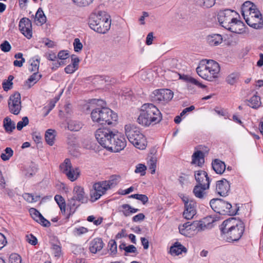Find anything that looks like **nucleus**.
<instances>
[{
    "instance_id": "603ef678",
    "label": "nucleus",
    "mask_w": 263,
    "mask_h": 263,
    "mask_svg": "<svg viewBox=\"0 0 263 263\" xmlns=\"http://www.w3.org/2000/svg\"><path fill=\"white\" fill-rule=\"evenodd\" d=\"M10 263H21V257L17 254H12L9 257Z\"/></svg>"
},
{
    "instance_id": "6e6d98bb",
    "label": "nucleus",
    "mask_w": 263,
    "mask_h": 263,
    "mask_svg": "<svg viewBox=\"0 0 263 263\" xmlns=\"http://www.w3.org/2000/svg\"><path fill=\"white\" fill-rule=\"evenodd\" d=\"M36 172V168L34 166H30L25 170V175L27 177L32 176Z\"/></svg>"
},
{
    "instance_id": "4d7b16f0",
    "label": "nucleus",
    "mask_w": 263,
    "mask_h": 263,
    "mask_svg": "<svg viewBox=\"0 0 263 263\" xmlns=\"http://www.w3.org/2000/svg\"><path fill=\"white\" fill-rule=\"evenodd\" d=\"M0 48L3 51L7 52L11 50V46L8 41H5L1 44Z\"/></svg>"
},
{
    "instance_id": "4be33fe9",
    "label": "nucleus",
    "mask_w": 263,
    "mask_h": 263,
    "mask_svg": "<svg viewBox=\"0 0 263 263\" xmlns=\"http://www.w3.org/2000/svg\"><path fill=\"white\" fill-rule=\"evenodd\" d=\"M193 222H186L179 227L180 233L187 237H192L195 235V229H193Z\"/></svg>"
},
{
    "instance_id": "2eb2a0df",
    "label": "nucleus",
    "mask_w": 263,
    "mask_h": 263,
    "mask_svg": "<svg viewBox=\"0 0 263 263\" xmlns=\"http://www.w3.org/2000/svg\"><path fill=\"white\" fill-rule=\"evenodd\" d=\"M8 108L11 113L17 115L21 110V95L16 92L11 95L8 100Z\"/></svg>"
},
{
    "instance_id": "aec40b11",
    "label": "nucleus",
    "mask_w": 263,
    "mask_h": 263,
    "mask_svg": "<svg viewBox=\"0 0 263 263\" xmlns=\"http://www.w3.org/2000/svg\"><path fill=\"white\" fill-rule=\"evenodd\" d=\"M194 176L195 179L197 183V184H208V185L210 186V178L208 177V174L206 172L202 170L196 171L195 172Z\"/></svg>"
},
{
    "instance_id": "393cba45",
    "label": "nucleus",
    "mask_w": 263,
    "mask_h": 263,
    "mask_svg": "<svg viewBox=\"0 0 263 263\" xmlns=\"http://www.w3.org/2000/svg\"><path fill=\"white\" fill-rule=\"evenodd\" d=\"M103 245V241L101 238H96L90 242V251L92 253H96L97 252L102 250Z\"/></svg>"
},
{
    "instance_id": "58836bf2",
    "label": "nucleus",
    "mask_w": 263,
    "mask_h": 263,
    "mask_svg": "<svg viewBox=\"0 0 263 263\" xmlns=\"http://www.w3.org/2000/svg\"><path fill=\"white\" fill-rule=\"evenodd\" d=\"M35 20L40 23V25L44 24L46 21V17L43 11L41 8H39L36 13Z\"/></svg>"
},
{
    "instance_id": "b1692460",
    "label": "nucleus",
    "mask_w": 263,
    "mask_h": 263,
    "mask_svg": "<svg viewBox=\"0 0 263 263\" xmlns=\"http://www.w3.org/2000/svg\"><path fill=\"white\" fill-rule=\"evenodd\" d=\"M209 187L210 186L208 184H196L194 187L193 192L197 198L202 199L204 197L206 194L205 191L209 189Z\"/></svg>"
},
{
    "instance_id": "79ce46f5",
    "label": "nucleus",
    "mask_w": 263,
    "mask_h": 263,
    "mask_svg": "<svg viewBox=\"0 0 263 263\" xmlns=\"http://www.w3.org/2000/svg\"><path fill=\"white\" fill-rule=\"evenodd\" d=\"M13 151L10 147H7L4 152L1 155V159L4 161H7L13 156Z\"/></svg>"
},
{
    "instance_id": "f704fd0d",
    "label": "nucleus",
    "mask_w": 263,
    "mask_h": 263,
    "mask_svg": "<svg viewBox=\"0 0 263 263\" xmlns=\"http://www.w3.org/2000/svg\"><path fill=\"white\" fill-rule=\"evenodd\" d=\"M122 208L123 209V213L126 217L129 216L132 214L138 212L139 210L138 209L133 208L127 204H123L122 205Z\"/></svg>"
},
{
    "instance_id": "864d4df0",
    "label": "nucleus",
    "mask_w": 263,
    "mask_h": 263,
    "mask_svg": "<svg viewBox=\"0 0 263 263\" xmlns=\"http://www.w3.org/2000/svg\"><path fill=\"white\" fill-rule=\"evenodd\" d=\"M73 3L80 7H85L90 4L93 0H72Z\"/></svg>"
},
{
    "instance_id": "72a5a7b5",
    "label": "nucleus",
    "mask_w": 263,
    "mask_h": 263,
    "mask_svg": "<svg viewBox=\"0 0 263 263\" xmlns=\"http://www.w3.org/2000/svg\"><path fill=\"white\" fill-rule=\"evenodd\" d=\"M120 176L119 175H112L108 180L104 181L107 184L109 189L115 187L120 181Z\"/></svg>"
},
{
    "instance_id": "5fc2aeb1",
    "label": "nucleus",
    "mask_w": 263,
    "mask_h": 263,
    "mask_svg": "<svg viewBox=\"0 0 263 263\" xmlns=\"http://www.w3.org/2000/svg\"><path fill=\"white\" fill-rule=\"evenodd\" d=\"M108 247L111 253L113 255L115 254L117 251V246L115 240H111L108 243Z\"/></svg>"
},
{
    "instance_id": "c9c22d12",
    "label": "nucleus",
    "mask_w": 263,
    "mask_h": 263,
    "mask_svg": "<svg viewBox=\"0 0 263 263\" xmlns=\"http://www.w3.org/2000/svg\"><path fill=\"white\" fill-rule=\"evenodd\" d=\"M82 126V123L78 121L71 120L68 123V128L71 131H79Z\"/></svg>"
},
{
    "instance_id": "423d86ee",
    "label": "nucleus",
    "mask_w": 263,
    "mask_h": 263,
    "mask_svg": "<svg viewBox=\"0 0 263 263\" xmlns=\"http://www.w3.org/2000/svg\"><path fill=\"white\" fill-rule=\"evenodd\" d=\"M196 71L202 79L213 81L218 76L220 66L217 62L213 60H204L200 62Z\"/></svg>"
},
{
    "instance_id": "ea45409f",
    "label": "nucleus",
    "mask_w": 263,
    "mask_h": 263,
    "mask_svg": "<svg viewBox=\"0 0 263 263\" xmlns=\"http://www.w3.org/2000/svg\"><path fill=\"white\" fill-rule=\"evenodd\" d=\"M193 228L195 229V234H196L198 232L204 230L206 228V224L201 221H195L193 222Z\"/></svg>"
},
{
    "instance_id": "0e129e2a",
    "label": "nucleus",
    "mask_w": 263,
    "mask_h": 263,
    "mask_svg": "<svg viewBox=\"0 0 263 263\" xmlns=\"http://www.w3.org/2000/svg\"><path fill=\"white\" fill-rule=\"evenodd\" d=\"M78 69L74 66L69 64L65 68V71L67 73H72Z\"/></svg>"
},
{
    "instance_id": "a878e982",
    "label": "nucleus",
    "mask_w": 263,
    "mask_h": 263,
    "mask_svg": "<svg viewBox=\"0 0 263 263\" xmlns=\"http://www.w3.org/2000/svg\"><path fill=\"white\" fill-rule=\"evenodd\" d=\"M208 44L212 46H218L223 41L222 36L219 34H212L206 37Z\"/></svg>"
},
{
    "instance_id": "0eeeda50",
    "label": "nucleus",
    "mask_w": 263,
    "mask_h": 263,
    "mask_svg": "<svg viewBox=\"0 0 263 263\" xmlns=\"http://www.w3.org/2000/svg\"><path fill=\"white\" fill-rule=\"evenodd\" d=\"M124 133L129 142L140 149L146 148L147 141L139 127L134 124H127L124 126Z\"/></svg>"
},
{
    "instance_id": "cd10ccee",
    "label": "nucleus",
    "mask_w": 263,
    "mask_h": 263,
    "mask_svg": "<svg viewBox=\"0 0 263 263\" xmlns=\"http://www.w3.org/2000/svg\"><path fill=\"white\" fill-rule=\"evenodd\" d=\"M186 249L180 242H175L170 248V253L173 255H179L182 252H186Z\"/></svg>"
},
{
    "instance_id": "4c0bfd02",
    "label": "nucleus",
    "mask_w": 263,
    "mask_h": 263,
    "mask_svg": "<svg viewBox=\"0 0 263 263\" xmlns=\"http://www.w3.org/2000/svg\"><path fill=\"white\" fill-rule=\"evenodd\" d=\"M54 200L58 204L61 211L62 212H65L66 209V203L64 198L60 195H56L54 196Z\"/></svg>"
},
{
    "instance_id": "e433bc0d",
    "label": "nucleus",
    "mask_w": 263,
    "mask_h": 263,
    "mask_svg": "<svg viewBox=\"0 0 263 263\" xmlns=\"http://www.w3.org/2000/svg\"><path fill=\"white\" fill-rule=\"evenodd\" d=\"M249 101V105L253 108H257L261 105L260 98L256 95H254Z\"/></svg>"
},
{
    "instance_id": "a18cd8bd",
    "label": "nucleus",
    "mask_w": 263,
    "mask_h": 263,
    "mask_svg": "<svg viewBox=\"0 0 263 263\" xmlns=\"http://www.w3.org/2000/svg\"><path fill=\"white\" fill-rule=\"evenodd\" d=\"M74 50L76 52H80L83 49V44L79 38H76L73 43Z\"/></svg>"
},
{
    "instance_id": "dca6fc26",
    "label": "nucleus",
    "mask_w": 263,
    "mask_h": 263,
    "mask_svg": "<svg viewBox=\"0 0 263 263\" xmlns=\"http://www.w3.org/2000/svg\"><path fill=\"white\" fill-rule=\"evenodd\" d=\"M73 197L70 201V206H73V212L78 205L76 204V200L82 202L86 203L87 201V198L84 192V189L80 186H76L73 190Z\"/></svg>"
},
{
    "instance_id": "7ed1b4c3",
    "label": "nucleus",
    "mask_w": 263,
    "mask_h": 263,
    "mask_svg": "<svg viewBox=\"0 0 263 263\" xmlns=\"http://www.w3.org/2000/svg\"><path fill=\"white\" fill-rule=\"evenodd\" d=\"M241 14L247 24L255 29H260L263 26L261 14L256 6L250 1L245 2L242 5Z\"/></svg>"
},
{
    "instance_id": "9b49d317",
    "label": "nucleus",
    "mask_w": 263,
    "mask_h": 263,
    "mask_svg": "<svg viewBox=\"0 0 263 263\" xmlns=\"http://www.w3.org/2000/svg\"><path fill=\"white\" fill-rule=\"evenodd\" d=\"M107 185L104 181L95 183L90 191V200L93 202L100 199L109 190Z\"/></svg>"
},
{
    "instance_id": "6e6552de",
    "label": "nucleus",
    "mask_w": 263,
    "mask_h": 263,
    "mask_svg": "<svg viewBox=\"0 0 263 263\" xmlns=\"http://www.w3.org/2000/svg\"><path fill=\"white\" fill-rule=\"evenodd\" d=\"M115 132L106 128H100L95 133V137L99 143L103 147L109 149Z\"/></svg>"
},
{
    "instance_id": "13d9d810",
    "label": "nucleus",
    "mask_w": 263,
    "mask_h": 263,
    "mask_svg": "<svg viewBox=\"0 0 263 263\" xmlns=\"http://www.w3.org/2000/svg\"><path fill=\"white\" fill-rule=\"evenodd\" d=\"M146 166L142 164H139L135 171L136 173H141V175H144L145 174Z\"/></svg>"
},
{
    "instance_id": "a19ab883",
    "label": "nucleus",
    "mask_w": 263,
    "mask_h": 263,
    "mask_svg": "<svg viewBox=\"0 0 263 263\" xmlns=\"http://www.w3.org/2000/svg\"><path fill=\"white\" fill-rule=\"evenodd\" d=\"M199 6L204 8H210L215 4V0H195Z\"/></svg>"
},
{
    "instance_id": "5701e85b",
    "label": "nucleus",
    "mask_w": 263,
    "mask_h": 263,
    "mask_svg": "<svg viewBox=\"0 0 263 263\" xmlns=\"http://www.w3.org/2000/svg\"><path fill=\"white\" fill-rule=\"evenodd\" d=\"M204 154L201 151L195 152L192 156V164L201 167L204 162Z\"/></svg>"
},
{
    "instance_id": "a211bd4d",
    "label": "nucleus",
    "mask_w": 263,
    "mask_h": 263,
    "mask_svg": "<svg viewBox=\"0 0 263 263\" xmlns=\"http://www.w3.org/2000/svg\"><path fill=\"white\" fill-rule=\"evenodd\" d=\"M29 213L31 217L37 222L44 227H49L50 226V222L45 219L43 215L35 209L31 208L29 210Z\"/></svg>"
},
{
    "instance_id": "c85d7f7f",
    "label": "nucleus",
    "mask_w": 263,
    "mask_h": 263,
    "mask_svg": "<svg viewBox=\"0 0 263 263\" xmlns=\"http://www.w3.org/2000/svg\"><path fill=\"white\" fill-rule=\"evenodd\" d=\"M181 199L184 203L185 209H187L189 211H196V202L195 200L189 199L187 197L184 195H182Z\"/></svg>"
},
{
    "instance_id": "4468645a",
    "label": "nucleus",
    "mask_w": 263,
    "mask_h": 263,
    "mask_svg": "<svg viewBox=\"0 0 263 263\" xmlns=\"http://www.w3.org/2000/svg\"><path fill=\"white\" fill-rule=\"evenodd\" d=\"M154 95V100L163 104L168 102L174 97L173 92L168 89L156 90Z\"/></svg>"
},
{
    "instance_id": "c756f323",
    "label": "nucleus",
    "mask_w": 263,
    "mask_h": 263,
    "mask_svg": "<svg viewBox=\"0 0 263 263\" xmlns=\"http://www.w3.org/2000/svg\"><path fill=\"white\" fill-rule=\"evenodd\" d=\"M179 78L181 80H183V81H184L185 82H186L187 83L194 84V85L198 86L199 87H200V88L205 87V86L204 85L201 84L199 81H198L197 80H196L195 79H194L189 76L185 75V74H183V75L180 74Z\"/></svg>"
},
{
    "instance_id": "680f3d73",
    "label": "nucleus",
    "mask_w": 263,
    "mask_h": 263,
    "mask_svg": "<svg viewBox=\"0 0 263 263\" xmlns=\"http://www.w3.org/2000/svg\"><path fill=\"white\" fill-rule=\"evenodd\" d=\"M32 139L36 143H39L41 142L42 136L40 133L35 132L32 135Z\"/></svg>"
},
{
    "instance_id": "052dcab7",
    "label": "nucleus",
    "mask_w": 263,
    "mask_h": 263,
    "mask_svg": "<svg viewBox=\"0 0 263 263\" xmlns=\"http://www.w3.org/2000/svg\"><path fill=\"white\" fill-rule=\"evenodd\" d=\"M88 232V229L85 227H79L75 228L74 233L77 235H81L85 234Z\"/></svg>"
},
{
    "instance_id": "e2e57ef3",
    "label": "nucleus",
    "mask_w": 263,
    "mask_h": 263,
    "mask_svg": "<svg viewBox=\"0 0 263 263\" xmlns=\"http://www.w3.org/2000/svg\"><path fill=\"white\" fill-rule=\"evenodd\" d=\"M52 250L55 256L59 257L61 255V249L59 246L55 245H53L52 247Z\"/></svg>"
},
{
    "instance_id": "1a4fd4ad",
    "label": "nucleus",
    "mask_w": 263,
    "mask_h": 263,
    "mask_svg": "<svg viewBox=\"0 0 263 263\" xmlns=\"http://www.w3.org/2000/svg\"><path fill=\"white\" fill-rule=\"evenodd\" d=\"M60 169L61 172L72 182L76 181L80 175L81 172L79 168L72 167L71 161L67 158L60 164Z\"/></svg>"
},
{
    "instance_id": "412c9836",
    "label": "nucleus",
    "mask_w": 263,
    "mask_h": 263,
    "mask_svg": "<svg viewBox=\"0 0 263 263\" xmlns=\"http://www.w3.org/2000/svg\"><path fill=\"white\" fill-rule=\"evenodd\" d=\"M226 29L232 32L241 33L244 31L245 24L235 17V20L233 21Z\"/></svg>"
},
{
    "instance_id": "774afa93",
    "label": "nucleus",
    "mask_w": 263,
    "mask_h": 263,
    "mask_svg": "<svg viewBox=\"0 0 263 263\" xmlns=\"http://www.w3.org/2000/svg\"><path fill=\"white\" fill-rule=\"evenodd\" d=\"M149 164V169L151 171V173L154 174L155 173L156 168V164L154 160H151L148 162Z\"/></svg>"
},
{
    "instance_id": "49530a36",
    "label": "nucleus",
    "mask_w": 263,
    "mask_h": 263,
    "mask_svg": "<svg viewBox=\"0 0 263 263\" xmlns=\"http://www.w3.org/2000/svg\"><path fill=\"white\" fill-rule=\"evenodd\" d=\"M23 198L28 202L32 203L36 202L39 200L40 197L37 196H34L32 194L29 193H25L23 195Z\"/></svg>"
},
{
    "instance_id": "20e7f679",
    "label": "nucleus",
    "mask_w": 263,
    "mask_h": 263,
    "mask_svg": "<svg viewBox=\"0 0 263 263\" xmlns=\"http://www.w3.org/2000/svg\"><path fill=\"white\" fill-rule=\"evenodd\" d=\"M88 24L90 28L99 33H106L110 28V16L104 11H99L90 14Z\"/></svg>"
},
{
    "instance_id": "f03ea898",
    "label": "nucleus",
    "mask_w": 263,
    "mask_h": 263,
    "mask_svg": "<svg viewBox=\"0 0 263 263\" xmlns=\"http://www.w3.org/2000/svg\"><path fill=\"white\" fill-rule=\"evenodd\" d=\"M161 119V112L155 105L145 103L141 107L137 122L142 126H149L159 123Z\"/></svg>"
},
{
    "instance_id": "39448f33",
    "label": "nucleus",
    "mask_w": 263,
    "mask_h": 263,
    "mask_svg": "<svg viewBox=\"0 0 263 263\" xmlns=\"http://www.w3.org/2000/svg\"><path fill=\"white\" fill-rule=\"evenodd\" d=\"M90 117L93 122L101 125H115L118 121L117 114L110 109L98 107L92 109Z\"/></svg>"
},
{
    "instance_id": "c03bdc74",
    "label": "nucleus",
    "mask_w": 263,
    "mask_h": 263,
    "mask_svg": "<svg viewBox=\"0 0 263 263\" xmlns=\"http://www.w3.org/2000/svg\"><path fill=\"white\" fill-rule=\"evenodd\" d=\"M238 79L239 75L237 73H232L227 77L226 81L228 84L234 85L237 82Z\"/></svg>"
},
{
    "instance_id": "09e8293b",
    "label": "nucleus",
    "mask_w": 263,
    "mask_h": 263,
    "mask_svg": "<svg viewBox=\"0 0 263 263\" xmlns=\"http://www.w3.org/2000/svg\"><path fill=\"white\" fill-rule=\"evenodd\" d=\"M29 123V119L27 117L22 118V121H19L16 126L17 130H21L24 127L26 126Z\"/></svg>"
},
{
    "instance_id": "ddd939ff",
    "label": "nucleus",
    "mask_w": 263,
    "mask_h": 263,
    "mask_svg": "<svg viewBox=\"0 0 263 263\" xmlns=\"http://www.w3.org/2000/svg\"><path fill=\"white\" fill-rule=\"evenodd\" d=\"M237 14L236 11L230 9L220 11L218 14V22L221 26L226 29L235 20Z\"/></svg>"
},
{
    "instance_id": "3c124183",
    "label": "nucleus",
    "mask_w": 263,
    "mask_h": 263,
    "mask_svg": "<svg viewBox=\"0 0 263 263\" xmlns=\"http://www.w3.org/2000/svg\"><path fill=\"white\" fill-rule=\"evenodd\" d=\"M196 213V211H189L187 209H184L183 213V216L186 219H191L193 218Z\"/></svg>"
},
{
    "instance_id": "37998d69",
    "label": "nucleus",
    "mask_w": 263,
    "mask_h": 263,
    "mask_svg": "<svg viewBox=\"0 0 263 263\" xmlns=\"http://www.w3.org/2000/svg\"><path fill=\"white\" fill-rule=\"evenodd\" d=\"M30 70L31 71H34V72H37L39 68L40 60L37 59L32 58L30 60Z\"/></svg>"
},
{
    "instance_id": "bb28decb",
    "label": "nucleus",
    "mask_w": 263,
    "mask_h": 263,
    "mask_svg": "<svg viewBox=\"0 0 263 263\" xmlns=\"http://www.w3.org/2000/svg\"><path fill=\"white\" fill-rule=\"evenodd\" d=\"M212 164L213 170L217 174H222L226 170L225 163L219 159L214 160Z\"/></svg>"
},
{
    "instance_id": "f8f14e48",
    "label": "nucleus",
    "mask_w": 263,
    "mask_h": 263,
    "mask_svg": "<svg viewBox=\"0 0 263 263\" xmlns=\"http://www.w3.org/2000/svg\"><path fill=\"white\" fill-rule=\"evenodd\" d=\"M112 138V141L108 150L117 153L123 150L126 147V140L121 133L115 132Z\"/></svg>"
},
{
    "instance_id": "2f4dec72",
    "label": "nucleus",
    "mask_w": 263,
    "mask_h": 263,
    "mask_svg": "<svg viewBox=\"0 0 263 263\" xmlns=\"http://www.w3.org/2000/svg\"><path fill=\"white\" fill-rule=\"evenodd\" d=\"M42 76L38 72H34L29 78L26 81L25 86L30 88L32 86L35 84L41 78Z\"/></svg>"
},
{
    "instance_id": "8fccbe9b",
    "label": "nucleus",
    "mask_w": 263,
    "mask_h": 263,
    "mask_svg": "<svg viewBox=\"0 0 263 263\" xmlns=\"http://www.w3.org/2000/svg\"><path fill=\"white\" fill-rule=\"evenodd\" d=\"M131 197L140 200L143 204H145L148 201V197L145 195L143 194H133Z\"/></svg>"
},
{
    "instance_id": "f257e3e1",
    "label": "nucleus",
    "mask_w": 263,
    "mask_h": 263,
    "mask_svg": "<svg viewBox=\"0 0 263 263\" xmlns=\"http://www.w3.org/2000/svg\"><path fill=\"white\" fill-rule=\"evenodd\" d=\"M243 222L235 218L224 220L220 226L222 238L228 242L238 240L243 233Z\"/></svg>"
},
{
    "instance_id": "f3484780",
    "label": "nucleus",
    "mask_w": 263,
    "mask_h": 263,
    "mask_svg": "<svg viewBox=\"0 0 263 263\" xmlns=\"http://www.w3.org/2000/svg\"><path fill=\"white\" fill-rule=\"evenodd\" d=\"M18 27L20 31L27 39H29L32 37V23L29 18L23 17L21 19Z\"/></svg>"
},
{
    "instance_id": "de8ad7c7",
    "label": "nucleus",
    "mask_w": 263,
    "mask_h": 263,
    "mask_svg": "<svg viewBox=\"0 0 263 263\" xmlns=\"http://www.w3.org/2000/svg\"><path fill=\"white\" fill-rule=\"evenodd\" d=\"M103 219V218L101 217H98L96 219L93 215L89 216L87 218V220L89 222H92L93 224L97 226H99L102 223Z\"/></svg>"
},
{
    "instance_id": "338daca9",
    "label": "nucleus",
    "mask_w": 263,
    "mask_h": 263,
    "mask_svg": "<svg viewBox=\"0 0 263 263\" xmlns=\"http://www.w3.org/2000/svg\"><path fill=\"white\" fill-rule=\"evenodd\" d=\"M79 62L80 60L77 57H76L74 55H72L71 56L72 64L71 65L74 66L75 67L77 68V69H78Z\"/></svg>"
},
{
    "instance_id": "69168bd1",
    "label": "nucleus",
    "mask_w": 263,
    "mask_h": 263,
    "mask_svg": "<svg viewBox=\"0 0 263 263\" xmlns=\"http://www.w3.org/2000/svg\"><path fill=\"white\" fill-rule=\"evenodd\" d=\"M145 216L143 213H139L133 217V221L134 222H139L143 220Z\"/></svg>"
},
{
    "instance_id": "bf43d9fd",
    "label": "nucleus",
    "mask_w": 263,
    "mask_h": 263,
    "mask_svg": "<svg viewBox=\"0 0 263 263\" xmlns=\"http://www.w3.org/2000/svg\"><path fill=\"white\" fill-rule=\"evenodd\" d=\"M26 240L32 245H35L37 243V239L32 234L26 236Z\"/></svg>"
},
{
    "instance_id": "6ab92c4d",
    "label": "nucleus",
    "mask_w": 263,
    "mask_h": 263,
    "mask_svg": "<svg viewBox=\"0 0 263 263\" xmlns=\"http://www.w3.org/2000/svg\"><path fill=\"white\" fill-rule=\"evenodd\" d=\"M230 185L226 179L218 181L216 183V192L221 196H226L230 191Z\"/></svg>"
},
{
    "instance_id": "473e14b6",
    "label": "nucleus",
    "mask_w": 263,
    "mask_h": 263,
    "mask_svg": "<svg viewBox=\"0 0 263 263\" xmlns=\"http://www.w3.org/2000/svg\"><path fill=\"white\" fill-rule=\"evenodd\" d=\"M55 137V131L54 129H49L45 133V138L46 141L50 145H52L54 144Z\"/></svg>"
},
{
    "instance_id": "7c9ffc66",
    "label": "nucleus",
    "mask_w": 263,
    "mask_h": 263,
    "mask_svg": "<svg viewBox=\"0 0 263 263\" xmlns=\"http://www.w3.org/2000/svg\"><path fill=\"white\" fill-rule=\"evenodd\" d=\"M3 124L6 132L8 133H11L15 128V123L8 117L4 119Z\"/></svg>"
},
{
    "instance_id": "9d476101",
    "label": "nucleus",
    "mask_w": 263,
    "mask_h": 263,
    "mask_svg": "<svg viewBox=\"0 0 263 263\" xmlns=\"http://www.w3.org/2000/svg\"><path fill=\"white\" fill-rule=\"evenodd\" d=\"M211 208L216 212L221 215H233L232 205L220 199H213L210 202Z\"/></svg>"
}]
</instances>
